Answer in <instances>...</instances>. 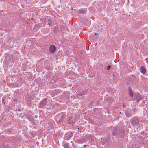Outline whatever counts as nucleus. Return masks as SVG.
<instances>
[{
  "instance_id": "nucleus-24",
  "label": "nucleus",
  "mask_w": 148,
  "mask_h": 148,
  "mask_svg": "<svg viewBox=\"0 0 148 148\" xmlns=\"http://www.w3.org/2000/svg\"><path fill=\"white\" fill-rule=\"evenodd\" d=\"M92 36H90V38H91V39L92 38H91V37H92Z\"/></svg>"
},
{
  "instance_id": "nucleus-16",
  "label": "nucleus",
  "mask_w": 148,
  "mask_h": 148,
  "mask_svg": "<svg viewBox=\"0 0 148 148\" xmlns=\"http://www.w3.org/2000/svg\"><path fill=\"white\" fill-rule=\"evenodd\" d=\"M129 94H130V95L131 97H132L133 96V95L132 91H131V90H129Z\"/></svg>"
},
{
  "instance_id": "nucleus-8",
  "label": "nucleus",
  "mask_w": 148,
  "mask_h": 148,
  "mask_svg": "<svg viewBox=\"0 0 148 148\" xmlns=\"http://www.w3.org/2000/svg\"><path fill=\"white\" fill-rule=\"evenodd\" d=\"M98 103L97 102L94 101L92 102L90 105L89 106L90 107L92 108V106H94Z\"/></svg>"
},
{
  "instance_id": "nucleus-22",
  "label": "nucleus",
  "mask_w": 148,
  "mask_h": 148,
  "mask_svg": "<svg viewBox=\"0 0 148 148\" xmlns=\"http://www.w3.org/2000/svg\"><path fill=\"white\" fill-rule=\"evenodd\" d=\"M97 34V33H95V35H96Z\"/></svg>"
},
{
  "instance_id": "nucleus-20",
  "label": "nucleus",
  "mask_w": 148,
  "mask_h": 148,
  "mask_svg": "<svg viewBox=\"0 0 148 148\" xmlns=\"http://www.w3.org/2000/svg\"><path fill=\"white\" fill-rule=\"evenodd\" d=\"M110 66H108L107 67V70H108L110 69Z\"/></svg>"
},
{
  "instance_id": "nucleus-5",
  "label": "nucleus",
  "mask_w": 148,
  "mask_h": 148,
  "mask_svg": "<svg viewBox=\"0 0 148 148\" xmlns=\"http://www.w3.org/2000/svg\"><path fill=\"white\" fill-rule=\"evenodd\" d=\"M49 49L50 52L53 53L55 51L56 48L54 45H51L50 46Z\"/></svg>"
},
{
  "instance_id": "nucleus-13",
  "label": "nucleus",
  "mask_w": 148,
  "mask_h": 148,
  "mask_svg": "<svg viewBox=\"0 0 148 148\" xmlns=\"http://www.w3.org/2000/svg\"><path fill=\"white\" fill-rule=\"evenodd\" d=\"M58 30V27L56 26L53 29V32L55 33L57 32Z\"/></svg>"
},
{
  "instance_id": "nucleus-18",
  "label": "nucleus",
  "mask_w": 148,
  "mask_h": 148,
  "mask_svg": "<svg viewBox=\"0 0 148 148\" xmlns=\"http://www.w3.org/2000/svg\"><path fill=\"white\" fill-rule=\"evenodd\" d=\"M142 126H143V124H142L140 123L139 122V124H138V125L137 126V127H142Z\"/></svg>"
},
{
  "instance_id": "nucleus-17",
  "label": "nucleus",
  "mask_w": 148,
  "mask_h": 148,
  "mask_svg": "<svg viewBox=\"0 0 148 148\" xmlns=\"http://www.w3.org/2000/svg\"><path fill=\"white\" fill-rule=\"evenodd\" d=\"M64 147L65 148H68L69 147V144L67 143H66L64 145Z\"/></svg>"
},
{
  "instance_id": "nucleus-2",
  "label": "nucleus",
  "mask_w": 148,
  "mask_h": 148,
  "mask_svg": "<svg viewBox=\"0 0 148 148\" xmlns=\"http://www.w3.org/2000/svg\"><path fill=\"white\" fill-rule=\"evenodd\" d=\"M47 103V99H45L42 100L40 103L38 105V106L39 107H41L43 108L46 105Z\"/></svg>"
},
{
  "instance_id": "nucleus-23",
  "label": "nucleus",
  "mask_w": 148,
  "mask_h": 148,
  "mask_svg": "<svg viewBox=\"0 0 148 148\" xmlns=\"http://www.w3.org/2000/svg\"><path fill=\"white\" fill-rule=\"evenodd\" d=\"M84 146L85 148L86 147V146L85 145H84Z\"/></svg>"
},
{
  "instance_id": "nucleus-25",
  "label": "nucleus",
  "mask_w": 148,
  "mask_h": 148,
  "mask_svg": "<svg viewBox=\"0 0 148 148\" xmlns=\"http://www.w3.org/2000/svg\"><path fill=\"white\" fill-rule=\"evenodd\" d=\"M123 106H124V103H123Z\"/></svg>"
},
{
  "instance_id": "nucleus-4",
  "label": "nucleus",
  "mask_w": 148,
  "mask_h": 148,
  "mask_svg": "<svg viewBox=\"0 0 148 148\" xmlns=\"http://www.w3.org/2000/svg\"><path fill=\"white\" fill-rule=\"evenodd\" d=\"M117 133L120 137H123L124 135V130L123 129H121L118 131Z\"/></svg>"
},
{
  "instance_id": "nucleus-21",
  "label": "nucleus",
  "mask_w": 148,
  "mask_h": 148,
  "mask_svg": "<svg viewBox=\"0 0 148 148\" xmlns=\"http://www.w3.org/2000/svg\"><path fill=\"white\" fill-rule=\"evenodd\" d=\"M30 99L29 98H26V99H27V100H29V99Z\"/></svg>"
},
{
  "instance_id": "nucleus-10",
  "label": "nucleus",
  "mask_w": 148,
  "mask_h": 148,
  "mask_svg": "<svg viewBox=\"0 0 148 148\" xmlns=\"http://www.w3.org/2000/svg\"><path fill=\"white\" fill-rule=\"evenodd\" d=\"M84 141V140L82 139H77V142L78 143H82Z\"/></svg>"
},
{
  "instance_id": "nucleus-3",
  "label": "nucleus",
  "mask_w": 148,
  "mask_h": 148,
  "mask_svg": "<svg viewBox=\"0 0 148 148\" xmlns=\"http://www.w3.org/2000/svg\"><path fill=\"white\" fill-rule=\"evenodd\" d=\"M73 134L71 132L67 133L65 135L64 139L66 140H69L72 136Z\"/></svg>"
},
{
  "instance_id": "nucleus-11",
  "label": "nucleus",
  "mask_w": 148,
  "mask_h": 148,
  "mask_svg": "<svg viewBox=\"0 0 148 148\" xmlns=\"http://www.w3.org/2000/svg\"><path fill=\"white\" fill-rule=\"evenodd\" d=\"M47 24L49 26H50L52 25V21L50 19L47 20Z\"/></svg>"
},
{
  "instance_id": "nucleus-1",
  "label": "nucleus",
  "mask_w": 148,
  "mask_h": 148,
  "mask_svg": "<svg viewBox=\"0 0 148 148\" xmlns=\"http://www.w3.org/2000/svg\"><path fill=\"white\" fill-rule=\"evenodd\" d=\"M139 121V120L138 118L136 117L133 118L132 119L131 125L136 127L138 125Z\"/></svg>"
},
{
  "instance_id": "nucleus-6",
  "label": "nucleus",
  "mask_w": 148,
  "mask_h": 148,
  "mask_svg": "<svg viewBox=\"0 0 148 148\" xmlns=\"http://www.w3.org/2000/svg\"><path fill=\"white\" fill-rule=\"evenodd\" d=\"M135 98L137 101H140L142 99L141 96L139 94L136 95Z\"/></svg>"
},
{
  "instance_id": "nucleus-7",
  "label": "nucleus",
  "mask_w": 148,
  "mask_h": 148,
  "mask_svg": "<svg viewBox=\"0 0 148 148\" xmlns=\"http://www.w3.org/2000/svg\"><path fill=\"white\" fill-rule=\"evenodd\" d=\"M140 72L143 74H145L146 72V69L143 66H141L140 69Z\"/></svg>"
},
{
  "instance_id": "nucleus-14",
  "label": "nucleus",
  "mask_w": 148,
  "mask_h": 148,
  "mask_svg": "<svg viewBox=\"0 0 148 148\" xmlns=\"http://www.w3.org/2000/svg\"><path fill=\"white\" fill-rule=\"evenodd\" d=\"M85 11L83 9L79 10L78 12L79 13H84L85 12Z\"/></svg>"
},
{
  "instance_id": "nucleus-12",
  "label": "nucleus",
  "mask_w": 148,
  "mask_h": 148,
  "mask_svg": "<svg viewBox=\"0 0 148 148\" xmlns=\"http://www.w3.org/2000/svg\"><path fill=\"white\" fill-rule=\"evenodd\" d=\"M112 133L113 135H116L117 134L116 129H114V130L112 132Z\"/></svg>"
},
{
  "instance_id": "nucleus-15",
  "label": "nucleus",
  "mask_w": 148,
  "mask_h": 148,
  "mask_svg": "<svg viewBox=\"0 0 148 148\" xmlns=\"http://www.w3.org/2000/svg\"><path fill=\"white\" fill-rule=\"evenodd\" d=\"M102 142V144L103 145H104L105 144V142H106V143H107L108 141V139L106 140H103V141H101Z\"/></svg>"
},
{
  "instance_id": "nucleus-19",
  "label": "nucleus",
  "mask_w": 148,
  "mask_h": 148,
  "mask_svg": "<svg viewBox=\"0 0 148 148\" xmlns=\"http://www.w3.org/2000/svg\"><path fill=\"white\" fill-rule=\"evenodd\" d=\"M64 116H62V117H61V119L58 121L59 123H60L61 121V120L63 118H64Z\"/></svg>"
},
{
  "instance_id": "nucleus-9",
  "label": "nucleus",
  "mask_w": 148,
  "mask_h": 148,
  "mask_svg": "<svg viewBox=\"0 0 148 148\" xmlns=\"http://www.w3.org/2000/svg\"><path fill=\"white\" fill-rule=\"evenodd\" d=\"M132 113L130 111V110H127L125 112V114L127 116L130 117V116Z\"/></svg>"
}]
</instances>
